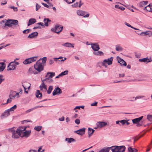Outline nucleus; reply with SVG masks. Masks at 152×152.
<instances>
[{
	"label": "nucleus",
	"mask_w": 152,
	"mask_h": 152,
	"mask_svg": "<svg viewBox=\"0 0 152 152\" xmlns=\"http://www.w3.org/2000/svg\"><path fill=\"white\" fill-rule=\"evenodd\" d=\"M116 78L117 80L114 81V83L139 81L146 80L145 77H117Z\"/></svg>",
	"instance_id": "nucleus-1"
},
{
	"label": "nucleus",
	"mask_w": 152,
	"mask_h": 152,
	"mask_svg": "<svg viewBox=\"0 0 152 152\" xmlns=\"http://www.w3.org/2000/svg\"><path fill=\"white\" fill-rule=\"evenodd\" d=\"M26 126H21L19 127L17 130V132L20 135V136L21 137H28L31 133V131H26Z\"/></svg>",
	"instance_id": "nucleus-2"
},
{
	"label": "nucleus",
	"mask_w": 152,
	"mask_h": 152,
	"mask_svg": "<svg viewBox=\"0 0 152 152\" xmlns=\"http://www.w3.org/2000/svg\"><path fill=\"white\" fill-rule=\"evenodd\" d=\"M5 26L9 27H12V25L16 26L18 25V22L17 20L12 19H5Z\"/></svg>",
	"instance_id": "nucleus-3"
},
{
	"label": "nucleus",
	"mask_w": 152,
	"mask_h": 152,
	"mask_svg": "<svg viewBox=\"0 0 152 152\" xmlns=\"http://www.w3.org/2000/svg\"><path fill=\"white\" fill-rule=\"evenodd\" d=\"M34 67L35 69L37 70L39 72H40L44 69V67L42 65V63L39 62V60L37 61L36 63L34 65Z\"/></svg>",
	"instance_id": "nucleus-4"
},
{
	"label": "nucleus",
	"mask_w": 152,
	"mask_h": 152,
	"mask_svg": "<svg viewBox=\"0 0 152 152\" xmlns=\"http://www.w3.org/2000/svg\"><path fill=\"white\" fill-rule=\"evenodd\" d=\"M36 57L34 56L26 59L23 61V63L26 64H30L35 61L36 60Z\"/></svg>",
	"instance_id": "nucleus-5"
},
{
	"label": "nucleus",
	"mask_w": 152,
	"mask_h": 152,
	"mask_svg": "<svg viewBox=\"0 0 152 152\" xmlns=\"http://www.w3.org/2000/svg\"><path fill=\"white\" fill-rule=\"evenodd\" d=\"M113 58V57H111L110 58L104 60L103 62H102V65L106 67L107 66L105 65V63L107 64L108 65L112 64Z\"/></svg>",
	"instance_id": "nucleus-6"
},
{
	"label": "nucleus",
	"mask_w": 152,
	"mask_h": 152,
	"mask_svg": "<svg viewBox=\"0 0 152 152\" xmlns=\"http://www.w3.org/2000/svg\"><path fill=\"white\" fill-rule=\"evenodd\" d=\"M86 13V12L82 10H79L77 11V15L81 16H83V17L84 18H88L89 16V14H88L85 15Z\"/></svg>",
	"instance_id": "nucleus-7"
},
{
	"label": "nucleus",
	"mask_w": 152,
	"mask_h": 152,
	"mask_svg": "<svg viewBox=\"0 0 152 152\" xmlns=\"http://www.w3.org/2000/svg\"><path fill=\"white\" fill-rule=\"evenodd\" d=\"M91 48L94 51H97L100 49L99 45L96 43L91 44Z\"/></svg>",
	"instance_id": "nucleus-8"
},
{
	"label": "nucleus",
	"mask_w": 152,
	"mask_h": 152,
	"mask_svg": "<svg viewBox=\"0 0 152 152\" xmlns=\"http://www.w3.org/2000/svg\"><path fill=\"white\" fill-rule=\"evenodd\" d=\"M85 128H84L75 131V133L82 136L85 134Z\"/></svg>",
	"instance_id": "nucleus-9"
},
{
	"label": "nucleus",
	"mask_w": 152,
	"mask_h": 152,
	"mask_svg": "<svg viewBox=\"0 0 152 152\" xmlns=\"http://www.w3.org/2000/svg\"><path fill=\"white\" fill-rule=\"evenodd\" d=\"M117 58L118 62L119 63L121 66H126V63L123 59L118 56Z\"/></svg>",
	"instance_id": "nucleus-10"
},
{
	"label": "nucleus",
	"mask_w": 152,
	"mask_h": 152,
	"mask_svg": "<svg viewBox=\"0 0 152 152\" xmlns=\"http://www.w3.org/2000/svg\"><path fill=\"white\" fill-rule=\"evenodd\" d=\"M62 93L61 89L60 88L58 87L55 88L53 92V96L55 95L56 94H59Z\"/></svg>",
	"instance_id": "nucleus-11"
},
{
	"label": "nucleus",
	"mask_w": 152,
	"mask_h": 152,
	"mask_svg": "<svg viewBox=\"0 0 152 152\" xmlns=\"http://www.w3.org/2000/svg\"><path fill=\"white\" fill-rule=\"evenodd\" d=\"M16 66H15L13 62H11L7 66L8 70H14L15 69Z\"/></svg>",
	"instance_id": "nucleus-12"
},
{
	"label": "nucleus",
	"mask_w": 152,
	"mask_h": 152,
	"mask_svg": "<svg viewBox=\"0 0 152 152\" xmlns=\"http://www.w3.org/2000/svg\"><path fill=\"white\" fill-rule=\"evenodd\" d=\"M152 61V60L151 57H150L149 58H148V57H146L143 58L139 59V61L140 62H147V63H148L149 62H151Z\"/></svg>",
	"instance_id": "nucleus-13"
},
{
	"label": "nucleus",
	"mask_w": 152,
	"mask_h": 152,
	"mask_svg": "<svg viewBox=\"0 0 152 152\" xmlns=\"http://www.w3.org/2000/svg\"><path fill=\"white\" fill-rule=\"evenodd\" d=\"M106 122L104 121H99L97 122L96 125L98 128L102 127L107 125Z\"/></svg>",
	"instance_id": "nucleus-14"
},
{
	"label": "nucleus",
	"mask_w": 152,
	"mask_h": 152,
	"mask_svg": "<svg viewBox=\"0 0 152 152\" xmlns=\"http://www.w3.org/2000/svg\"><path fill=\"white\" fill-rule=\"evenodd\" d=\"M55 28L56 31H57V33L58 34L62 30L63 27L62 26H60V25H57L55 26Z\"/></svg>",
	"instance_id": "nucleus-15"
},
{
	"label": "nucleus",
	"mask_w": 152,
	"mask_h": 152,
	"mask_svg": "<svg viewBox=\"0 0 152 152\" xmlns=\"http://www.w3.org/2000/svg\"><path fill=\"white\" fill-rule=\"evenodd\" d=\"M10 115V113L9 110H6L4 113L2 114L1 117V118H4L7 117L9 115Z\"/></svg>",
	"instance_id": "nucleus-16"
},
{
	"label": "nucleus",
	"mask_w": 152,
	"mask_h": 152,
	"mask_svg": "<svg viewBox=\"0 0 152 152\" xmlns=\"http://www.w3.org/2000/svg\"><path fill=\"white\" fill-rule=\"evenodd\" d=\"M143 116H141L139 118H134L132 120V121L133 124H137L143 118Z\"/></svg>",
	"instance_id": "nucleus-17"
},
{
	"label": "nucleus",
	"mask_w": 152,
	"mask_h": 152,
	"mask_svg": "<svg viewBox=\"0 0 152 152\" xmlns=\"http://www.w3.org/2000/svg\"><path fill=\"white\" fill-rule=\"evenodd\" d=\"M118 146H113L111 147H109L110 149L112 152H118Z\"/></svg>",
	"instance_id": "nucleus-18"
},
{
	"label": "nucleus",
	"mask_w": 152,
	"mask_h": 152,
	"mask_svg": "<svg viewBox=\"0 0 152 152\" xmlns=\"http://www.w3.org/2000/svg\"><path fill=\"white\" fill-rule=\"evenodd\" d=\"M38 33L37 32H34L29 34L28 37V38H32L34 37H35L37 36L38 35Z\"/></svg>",
	"instance_id": "nucleus-19"
},
{
	"label": "nucleus",
	"mask_w": 152,
	"mask_h": 152,
	"mask_svg": "<svg viewBox=\"0 0 152 152\" xmlns=\"http://www.w3.org/2000/svg\"><path fill=\"white\" fill-rule=\"evenodd\" d=\"M36 22V19L34 18H31L28 20V26H29L30 25Z\"/></svg>",
	"instance_id": "nucleus-20"
},
{
	"label": "nucleus",
	"mask_w": 152,
	"mask_h": 152,
	"mask_svg": "<svg viewBox=\"0 0 152 152\" xmlns=\"http://www.w3.org/2000/svg\"><path fill=\"white\" fill-rule=\"evenodd\" d=\"M40 90L42 91L44 89V91H47V86L44 84V82H42L41 84L39 86Z\"/></svg>",
	"instance_id": "nucleus-21"
},
{
	"label": "nucleus",
	"mask_w": 152,
	"mask_h": 152,
	"mask_svg": "<svg viewBox=\"0 0 152 152\" xmlns=\"http://www.w3.org/2000/svg\"><path fill=\"white\" fill-rule=\"evenodd\" d=\"M141 35L142 36H143L145 35H148L149 37H151V36H152V32L151 31H146L144 32H142L140 33Z\"/></svg>",
	"instance_id": "nucleus-22"
},
{
	"label": "nucleus",
	"mask_w": 152,
	"mask_h": 152,
	"mask_svg": "<svg viewBox=\"0 0 152 152\" xmlns=\"http://www.w3.org/2000/svg\"><path fill=\"white\" fill-rule=\"evenodd\" d=\"M73 45L74 44H72L69 42H66L61 45L62 46L68 48H73L74 47Z\"/></svg>",
	"instance_id": "nucleus-23"
},
{
	"label": "nucleus",
	"mask_w": 152,
	"mask_h": 152,
	"mask_svg": "<svg viewBox=\"0 0 152 152\" xmlns=\"http://www.w3.org/2000/svg\"><path fill=\"white\" fill-rule=\"evenodd\" d=\"M6 66V64L4 62H0V72L3 71Z\"/></svg>",
	"instance_id": "nucleus-24"
},
{
	"label": "nucleus",
	"mask_w": 152,
	"mask_h": 152,
	"mask_svg": "<svg viewBox=\"0 0 152 152\" xmlns=\"http://www.w3.org/2000/svg\"><path fill=\"white\" fill-rule=\"evenodd\" d=\"M145 97V96L143 95L137 96L135 97H133L132 98L133 99L130 100V101H134L137 99L144 98Z\"/></svg>",
	"instance_id": "nucleus-25"
},
{
	"label": "nucleus",
	"mask_w": 152,
	"mask_h": 152,
	"mask_svg": "<svg viewBox=\"0 0 152 152\" xmlns=\"http://www.w3.org/2000/svg\"><path fill=\"white\" fill-rule=\"evenodd\" d=\"M22 85L23 86L26 87L27 88L28 90L30 88L31 84L27 82H23L22 83Z\"/></svg>",
	"instance_id": "nucleus-26"
},
{
	"label": "nucleus",
	"mask_w": 152,
	"mask_h": 152,
	"mask_svg": "<svg viewBox=\"0 0 152 152\" xmlns=\"http://www.w3.org/2000/svg\"><path fill=\"white\" fill-rule=\"evenodd\" d=\"M65 140L66 141H67L68 143H71L72 142H75L76 140L74 138L70 137V138H65Z\"/></svg>",
	"instance_id": "nucleus-27"
},
{
	"label": "nucleus",
	"mask_w": 152,
	"mask_h": 152,
	"mask_svg": "<svg viewBox=\"0 0 152 152\" xmlns=\"http://www.w3.org/2000/svg\"><path fill=\"white\" fill-rule=\"evenodd\" d=\"M118 152H124L125 151L126 148L124 146H118Z\"/></svg>",
	"instance_id": "nucleus-28"
},
{
	"label": "nucleus",
	"mask_w": 152,
	"mask_h": 152,
	"mask_svg": "<svg viewBox=\"0 0 152 152\" xmlns=\"http://www.w3.org/2000/svg\"><path fill=\"white\" fill-rule=\"evenodd\" d=\"M33 69V68H30L28 69V73L31 74H34V75L37 74L38 73V72L36 71Z\"/></svg>",
	"instance_id": "nucleus-29"
},
{
	"label": "nucleus",
	"mask_w": 152,
	"mask_h": 152,
	"mask_svg": "<svg viewBox=\"0 0 152 152\" xmlns=\"http://www.w3.org/2000/svg\"><path fill=\"white\" fill-rule=\"evenodd\" d=\"M53 59L54 60V61H57L58 59H60V60H59V61H64V60H66V58L65 57H64V58L61 56H60L58 58H54Z\"/></svg>",
	"instance_id": "nucleus-30"
},
{
	"label": "nucleus",
	"mask_w": 152,
	"mask_h": 152,
	"mask_svg": "<svg viewBox=\"0 0 152 152\" xmlns=\"http://www.w3.org/2000/svg\"><path fill=\"white\" fill-rule=\"evenodd\" d=\"M5 21L6 20L4 19L0 22V26L3 28H4L6 26L5 25Z\"/></svg>",
	"instance_id": "nucleus-31"
},
{
	"label": "nucleus",
	"mask_w": 152,
	"mask_h": 152,
	"mask_svg": "<svg viewBox=\"0 0 152 152\" xmlns=\"http://www.w3.org/2000/svg\"><path fill=\"white\" fill-rule=\"evenodd\" d=\"M110 151V148L109 147L105 148H103L102 149L99 150L98 152H109Z\"/></svg>",
	"instance_id": "nucleus-32"
},
{
	"label": "nucleus",
	"mask_w": 152,
	"mask_h": 152,
	"mask_svg": "<svg viewBox=\"0 0 152 152\" xmlns=\"http://www.w3.org/2000/svg\"><path fill=\"white\" fill-rule=\"evenodd\" d=\"M148 3V1H142L140 2L138 6L140 7H143L144 5H146Z\"/></svg>",
	"instance_id": "nucleus-33"
},
{
	"label": "nucleus",
	"mask_w": 152,
	"mask_h": 152,
	"mask_svg": "<svg viewBox=\"0 0 152 152\" xmlns=\"http://www.w3.org/2000/svg\"><path fill=\"white\" fill-rule=\"evenodd\" d=\"M19 136H20V135L17 132V130L15 131V133L12 134V137L13 138H19Z\"/></svg>",
	"instance_id": "nucleus-34"
},
{
	"label": "nucleus",
	"mask_w": 152,
	"mask_h": 152,
	"mask_svg": "<svg viewBox=\"0 0 152 152\" xmlns=\"http://www.w3.org/2000/svg\"><path fill=\"white\" fill-rule=\"evenodd\" d=\"M51 20L49 18H45L43 20V21L45 23V25L46 26H48V23L51 22Z\"/></svg>",
	"instance_id": "nucleus-35"
},
{
	"label": "nucleus",
	"mask_w": 152,
	"mask_h": 152,
	"mask_svg": "<svg viewBox=\"0 0 152 152\" xmlns=\"http://www.w3.org/2000/svg\"><path fill=\"white\" fill-rule=\"evenodd\" d=\"M93 54L96 56H103L104 55V53L101 51H98L97 52H94Z\"/></svg>",
	"instance_id": "nucleus-36"
},
{
	"label": "nucleus",
	"mask_w": 152,
	"mask_h": 152,
	"mask_svg": "<svg viewBox=\"0 0 152 152\" xmlns=\"http://www.w3.org/2000/svg\"><path fill=\"white\" fill-rule=\"evenodd\" d=\"M123 50L122 47L119 45L115 46V50L118 51H121Z\"/></svg>",
	"instance_id": "nucleus-37"
},
{
	"label": "nucleus",
	"mask_w": 152,
	"mask_h": 152,
	"mask_svg": "<svg viewBox=\"0 0 152 152\" xmlns=\"http://www.w3.org/2000/svg\"><path fill=\"white\" fill-rule=\"evenodd\" d=\"M37 98H40L42 96V94L40 92L39 90H37L35 94Z\"/></svg>",
	"instance_id": "nucleus-38"
},
{
	"label": "nucleus",
	"mask_w": 152,
	"mask_h": 152,
	"mask_svg": "<svg viewBox=\"0 0 152 152\" xmlns=\"http://www.w3.org/2000/svg\"><path fill=\"white\" fill-rule=\"evenodd\" d=\"M48 77V78H46L45 80L46 82L48 83H51L53 82V80L52 79V77Z\"/></svg>",
	"instance_id": "nucleus-39"
},
{
	"label": "nucleus",
	"mask_w": 152,
	"mask_h": 152,
	"mask_svg": "<svg viewBox=\"0 0 152 152\" xmlns=\"http://www.w3.org/2000/svg\"><path fill=\"white\" fill-rule=\"evenodd\" d=\"M68 72V70L65 71L61 72V73H60L59 75H58L57 76H63V75H67Z\"/></svg>",
	"instance_id": "nucleus-40"
},
{
	"label": "nucleus",
	"mask_w": 152,
	"mask_h": 152,
	"mask_svg": "<svg viewBox=\"0 0 152 152\" xmlns=\"http://www.w3.org/2000/svg\"><path fill=\"white\" fill-rule=\"evenodd\" d=\"M55 75V73L53 72H48L47 73L45 76H54Z\"/></svg>",
	"instance_id": "nucleus-41"
},
{
	"label": "nucleus",
	"mask_w": 152,
	"mask_h": 152,
	"mask_svg": "<svg viewBox=\"0 0 152 152\" xmlns=\"http://www.w3.org/2000/svg\"><path fill=\"white\" fill-rule=\"evenodd\" d=\"M147 119L151 122L152 121V115H148L147 116Z\"/></svg>",
	"instance_id": "nucleus-42"
},
{
	"label": "nucleus",
	"mask_w": 152,
	"mask_h": 152,
	"mask_svg": "<svg viewBox=\"0 0 152 152\" xmlns=\"http://www.w3.org/2000/svg\"><path fill=\"white\" fill-rule=\"evenodd\" d=\"M17 108V106L16 105H15L13 106L10 108V109H8L9 110V111H14V110L16 109Z\"/></svg>",
	"instance_id": "nucleus-43"
},
{
	"label": "nucleus",
	"mask_w": 152,
	"mask_h": 152,
	"mask_svg": "<svg viewBox=\"0 0 152 152\" xmlns=\"http://www.w3.org/2000/svg\"><path fill=\"white\" fill-rule=\"evenodd\" d=\"M66 3L68 4L72 3L75 1V0H64Z\"/></svg>",
	"instance_id": "nucleus-44"
},
{
	"label": "nucleus",
	"mask_w": 152,
	"mask_h": 152,
	"mask_svg": "<svg viewBox=\"0 0 152 152\" xmlns=\"http://www.w3.org/2000/svg\"><path fill=\"white\" fill-rule=\"evenodd\" d=\"M52 89H53V86H50L49 87V88L48 89V90L47 91L48 93L49 94H50Z\"/></svg>",
	"instance_id": "nucleus-45"
},
{
	"label": "nucleus",
	"mask_w": 152,
	"mask_h": 152,
	"mask_svg": "<svg viewBox=\"0 0 152 152\" xmlns=\"http://www.w3.org/2000/svg\"><path fill=\"white\" fill-rule=\"evenodd\" d=\"M147 10L149 12H151V4H149L147 6Z\"/></svg>",
	"instance_id": "nucleus-46"
},
{
	"label": "nucleus",
	"mask_w": 152,
	"mask_h": 152,
	"mask_svg": "<svg viewBox=\"0 0 152 152\" xmlns=\"http://www.w3.org/2000/svg\"><path fill=\"white\" fill-rule=\"evenodd\" d=\"M30 31H31L30 29H28L23 31V32L24 34H27L29 33Z\"/></svg>",
	"instance_id": "nucleus-47"
},
{
	"label": "nucleus",
	"mask_w": 152,
	"mask_h": 152,
	"mask_svg": "<svg viewBox=\"0 0 152 152\" xmlns=\"http://www.w3.org/2000/svg\"><path fill=\"white\" fill-rule=\"evenodd\" d=\"M41 129L42 126H35L34 128L35 129L38 131H40Z\"/></svg>",
	"instance_id": "nucleus-48"
},
{
	"label": "nucleus",
	"mask_w": 152,
	"mask_h": 152,
	"mask_svg": "<svg viewBox=\"0 0 152 152\" xmlns=\"http://www.w3.org/2000/svg\"><path fill=\"white\" fill-rule=\"evenodd\" d=\"M41 59L42 62V64H45V63L47 60V57H43Z\"/></svg>",
	"instance_id": "nucleus-49"
},
{
	"label": "nucleus",
	"mask_w": 152,
	"mask_h": 152,
	"mask_svg": "<svg viewBox=\"0 0 152 152\" xmlns=\"http://www.w3.org/2000/svg\"><path fill=\"white\" fill-rule=\"evenodd\" d=\"M90 128H88V137H90L92 134H91V131L90 130Z\"/></svg>",
	"instance_id": "nucleus-50"
},
{
	"label": "nucleus",
	"mask_w": 152,
	"mask_h": 152,
	"mask_svg": "<svg viewBox=\"0 0 152 152\" xmlns=\"http://www.w3.org/2000/svg\"><path fill=\"white\" fill-rule=\"evenodd\" d=\"M72 6L73 7H77L78 6V2H76L74 3V4L72 5Z\"/></svg>",
	"instance_id": "nucleus-51"
},
{
	"label": "nucleus",
	"mask_w": 152,
	"mask_h": 152,
	"mask_svg": "<svg viewBox=\"0 0 152 152\" xmlns=\"http://www.w3.org/2000/svg\"><path fill=\"white\" fill-rule=\"evenodd\" d=\"M10 8L13 9V10L15 12H17L18 11L17 7H15L14 6H11L10 7Z\"/></svg>",
	"instance_id": "nucleus-52"
},
{
	"label": "nucleus",
	"mask_w": 152,
	"mask_h": 152,
	"mask_svg": "<svg viewBox=\"0 0 152 152\" xmlns=\"http://www.w3.org/2000/svg\"><path fill=\"white\" fill-rule=\"evenodd\" d=\"M128 152H134V151L132 148L129 147L128 148Z\"/></svg>",
	"instance_id": "nucleus-53"
},
{
	"label": "nucleus",
	"mask_w": 152,
	"mask_h": 152,
	"mask_svg": "<svg viewBox=\"0 0 152 152\" xmlns=\"http://www.w3.org/2000/svg\"><path fill=\"white\" fill-rule=\"evenodd\" d=\"M9 132H11L12 133V134L14 133H15V131L14 130L13 128L10 129H9Z\"/></svg>",
	"instance_id": "nucleus-54"
},
{
	"label": "nucleus",
	"mask_w": 152,
	"mask_h": 152,
	"mask_svg": "<svg viewBox=\"0 0 152 152\" xmlns=\"http://www.w3.org/2000/svg\"><path fill=\"white\" fill-rule=\"evenodd\" d=\"M36 11H37L41 7L37 3L36 4Z\"/></svg>",
	"instance_id": "nucleus-55"
},
{
	"label": "nucleus",
	"mask_w": 152,
	"mask_h": 152,
	"mask_svg": "<svg viewBox=\"0 0 152 152\" xmlns=\"http://www.w3.org/2000/svg\"><path fill=\"white\" fill-rule=\"evenodd\" d=\"M126 121V120H125V119L121 120V124L122 125H124L125 124Z\"/></svg>",
	"instance_id": "nucleus-56"
},
{
	"label": "nucleus",
	"mask_w": 152,
	"mask_h": 152,
	"mask_svg": "<svg viewBox=\"0 0 152 152\" xmlns=\"http://www.w3.org/2000/svg\"><path fill=\"white\" fill-rule=\"evenodd\" d=\"M75 122L77 124H79L80 123V121L79 119H77L75 120Z\"/></svg>",
	"instance_id": "nucleus-57"
},
{
	"label": "nucleus",
	"mask_w": 152,
	"mask_h": 152,
	"mask_svg": "<svg viewBox=\"0 0 152 152\" xmlns=\"http://www.w3.org/2000/svg\"><path fill=\"white\" fill-rule=\"evenodd\" d=\"M42 4L44 7H45L48 8H50V6L49 5H47V4H46L45 3H42Z\"/></svg>",
	"instance_id": "nucleus-58"
},
{
	"label": "nucleus",
	"mask_w": 152,
	"mask_h": 152,
	"mask_svg": "<svg viewBox=\"0 0 152 152\" xmlns=\"http://www.w3.org/2000/svg\"><path fill=\"white\" fill-rule=\"evenodd\" d=\"M34 110V108H31L30 109H29L28 110H26V113H28L31 112V111H32Z\"/></svg>",
	"instance_id": "nucleus-59"
},
{
	"label": "nucleus",
	"mask_w": 152,
	"mask_h": 152,
	"mask_svg": "<svg viewBox=\"0 0 152 152\" xmlns=\"http://www.w3.org/2000/svg\"><path fill=\"white\" fill-rule=\"evenodd\" d=\"M53 62L54 61L52 59H50L49 61V64L50 65H51L53 64Z\"/></svg>",
	"instance_id": "nucleus-60"
},
{
	"label": "nucleus",
	"mask_w": 152,
	"mask_h": 152,
	"mask_svg": "<svg viewBox=\"0 0 152 152\" xmlns=\"http://www.w3.org/2000/svg\"><path fill=\"white\" fill-rule=\"evenodd\" d=\"M51 31L55 33H56L57 32V31H56V28H52L51 29Z\"/></svg>",
	"instance_id": "nucleus-61"
},
{
	"label": "nucleus",
	"mask_w": 152,
	"mask_h": 152,
	"mask_svg": "<svg viewBox=\"0 0 152 152\" xmlns=\"http://www.w3.org/2000/svg\"><path fill=\"white\" fill-rule=\"evenodd\" d=\"M97 104V102H95L94 103H92L91 104V106H96Z\"/></svg>",
	"instance_id": "nucleus-62"
},
{
	"label": "nucleus",
	"mask_w": 152,
	"mask_h": 152,
	"mask_svg": "<svg viewBox=\"0 0 152 152\" xmlns=\"http://www.w3.org/2000/svg\"><path fill=\"white\" fill-rule=\"evenodd\" d=\"M12 62H13L15 66H16V65H18L19 64V63L17 61H14Z\"/></svg>",
	"instance_id": "nucleus-63"
},
{
	"label": "nucleus",
	"mask_w": 152,
	"mask_h": 152,
	"mask_svg": "<svg viewBox=\"0 0 152 152\" xmlns=\"http://www.w3.org/2000/svg\"><path fill=\"white\" fill-rule=\"evenodd\" d=\"M9 97L10 98V99H12L15 98V97L14 95L13 96L11 94H10L9 95Z\"/></svg>",
	"instance_id": "nucleus-64"
}]
</instances>
